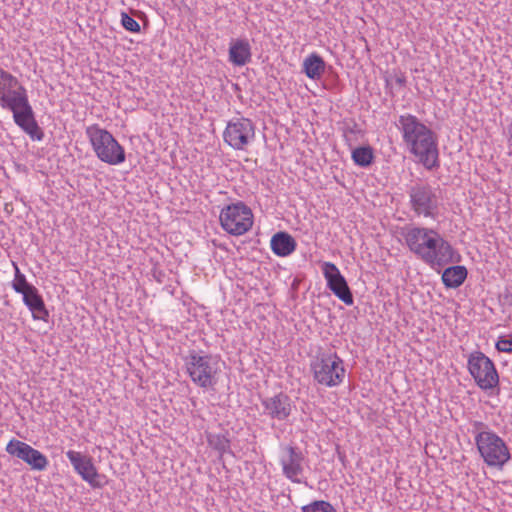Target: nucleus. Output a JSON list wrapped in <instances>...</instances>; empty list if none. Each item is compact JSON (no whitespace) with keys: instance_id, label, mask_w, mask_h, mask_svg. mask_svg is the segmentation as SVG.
<instances>
[{"instance_id":"nucleus-28","label":"nucleus","mask_w":512,"mask_h":512,"mask_svg":"<svg viewBox=\"0 0 512 512\" xmlns=\"http://www.w3.org/2000/svg\"><path fill=\"white\" fill-rule=\"evenodd\" d=\"M121 24L127 31L134 33L140 32L141 28L139 23L125 12L121 14Z\"/></svg>"},{"instance_id":"nucleus-18","label":"nucleus","mask_w":512,"mask_h":512,"mask_svg":"<svg viewBox=\"0 0 512 512\" xmlns=\"http://www.w3.org/2000/svg\"><path fill=\"white\" fill-rule=\"evenodd\" d=\"M20 294L23 295V302L31 311L35 320H48L49 312L45 307L42 296L34 285Z\"/></svg>"},{"instance_id":"nucleus-19","label":"nucleus","mask_w":512,"mask_h":512,"mask_svg":"<svg viewBox=\"0 0 512 512\" xmlns=\"http://www.w3.org/2000/svg\"><path fill=\"white\" fill-rule=\"evenodd\" d=\"M251 60V46L246 39H237L230 44L229 61L236 66H244Z\"/></svg>"},{"instance_id":"nucleus-15","label":"nucleus","mask_w":512,"mask_h":512,"mask_svg":"<svg viewBox=\"0 0 512 512\" xmlns=\"http://www.w3.org/2000/svg\"><path fill=\"white\" fill-rule=\"evenodd\" d=\"M286 455L281 458L282 471L286 478L294 483H301L299 476L303 473V453L294 446L285 447Z\"/></svg>"},{"instance_id":"nucleus-11","label":"nucleus","mask_w":512,"mask_h":512,"mask_svg":"<svg viewBox=\"0 0 512 512\" xmlns=\"http://www.w3.org/2000/svg\"><path fill=\"white\" fill-rule=\"evenodd\" d=\"M224 141L236 150H243L255 138V126L248 118H234L227 123Z\"/></svg>"},{"instance_id":"nucleus-1","label":"nucleus","mask_w":512,"mask_h":512,"mask_svg":"<svg viewBox=\"0 0 512 512\" xmlns=\"http://www.w3.org/2000/svg\"><path fill=\"white\" fill-rule=\"evenodd\" d=\"M0 107L11 111L14 122L32 139H43L44 133L35 119L26 88L4 69H0Z\"/></svg>"},{"instance_id":"nucleus-12","label":"nucleus","mask_w":512,"mask_h":512,"mask_svg":"<svg viewBox=\"0 0 512 512\" xmlns=\"http://www.w3.org/2000/svg\"><path fill=\"white\" fill-rule=\"evenodd\" d=\"M6 452L25 462L32 470L44 471L49 464L47 457L42 452L17 439H11L8 442Z\"/></svg>"},{"instance_id":"nucleus-13","label":"nucleus","mask_w":512,"mask_h":512,"mask_svg":"<svg viewBox=\"0 0 512 512\" xmlns=\"http://www.w3.org/2000/svg\"><path fill=\"white\" fill-rule=\"evenodd\" d=\"M66 456L71 462L74 470L92 488H102L104 486V476L98 473L90 456L83 455L82 453L74 450L67 451Z\"/></svg>"},{"instance_id":"nucleus-30","label":"nucleus","mask_w":512,"mask_h":512,"mask_svg":"<svg viewBox=\"0 0 512 512\" xmlns=\"http://www.w3.org/2000/svg\"><path fill=\"white\" fill-rule=\"evenodd\" d=\"M395 83L399 86V87H403L406 83V79L404 76H396L395 78Z\"/></svg>"},{"instance_id":"nucleus-2","label":"nucleus","mask_w":512,"mask_h":512,"mask_svg":"<svg viewBox=\"0 0 512 512\" xmlns=\"http://www.w3.org/2000/svg\"><path fill=\"white\" fill-rule=\"evenodd\" d=\"M397 126L409 151L426 169L439 167L437 139L429 127L411 114L399 116Z\"/></svg>"},{"instance_id":"nucleus-17","label":"nucleus","mask_w":512,"mask_h":512,"mask_svg":"<svg viewBox=\"0 0 512 512\" xmlns=\"http://www.w3.org/2000/svg\"><path fill=\"white\" fill-rule=\"evenodd\" d=\"M428 251L421 260L432 268L443 267L453 262L454 249L442 236L437 240V244Z\"/></svg>"},{"instance_id":"nucleus-23","label":"nucleus","mask_w":512,"mask_h":512,"mask_svg":"<svg viewBox=\"0 0 512 512\" xmlns=\"http://www.w3.org/2000/svg\"><path fill=\"white\" fill-rule=\"evenodd\" d=\"M342 133L345 142L349 147H353L358 143L359 139L363 136V131L360 126L353 120L345 121L342 126Z\"/></svg>"},{"instance_id":"nucleus-6","label":"nucleus","mask_w":512,"mask_h":512,"mask_svg":"<svg viewBox=\"0 0 512 512\" xmlns=\"http://www.w3.org/2000/svg\"><path fill=\"white\" fill-rule=\"evenodd\" d=\"M314 380L327 387H335L342 383L345 368L340 357L334 354H321L311 362Z\"/></svg>"},{"instance_id":"nucleus-31","label":"nucleus","mask_w":512,"mask_h":512,"mask_svg":"<svg viewBox=\"0 0 512 512\" xmlns=\"http://www.w3.org/2000/svg\"><path fill=\"white\" fill-rule=\"evenodd\" d=\"M475 426H476L477 428H480V427L484 426V424H483L482 422H476V423H475Z\"/></svg>"},{"instance_id":"nucleus-3","label":"nucleus","mask_w":512,"mask_h":512,"mask_svg":"<svg viewBox=\"0 0 512 512\" xmlns=\"http://www.w3.org/2000/svg\"><path fill=\"white\" fill-rule=\"evenodd\" d=\"M184 363L186 372L194 384L204 389L213 388L216 385L219 371L216 357L191 350L184 357Z\"/></svg>"},{"instance_id":"nucleus-27","label":"nucleus","mask_w":512,"mask_h":512,"mask_svg":"<svg viewBox=\"0 0 512 512\" xmlns=\"http://www.w3.org/2000/svg\"><path fill=\"white\" fill-rule=\"evenodd\" d=\"M302 512H337L333 505L324 500H316L301 508Z\"/></svg>"},{"instance_id":"nucleus-26","label":"nucleus","mask_w":512,"mask_h":512,"mask_svg":"<svg viewBox=\"0 0 512 512\" xmlns=\"http://www.w3.org/2000/svg\"><path fill=\"white\" fill-rule=\"evenodd\" d=\"M13 266L15 269V276L14 280L12 281V288L14 291L16 293H21L32 287L33 285L27 281L26 276L21 273L18 265L15 262H13Z\"/></svg>"},{"instance_id":"nucleus-4","label":"nucleus","mask_w":512,"mask_h":512,"mask_svg":"<svg viewBox=\"0 0 512 512\" xmlns=\"http://www.w3.org/2000/svg\"><path fill=\"white\" fill-rule=\"evenodd\" d=\"M86 135L96 156L109 165H119L126 159L124 148L114 136L97 124L86 128Z\"/></svg>"},{"instance_id":"nucleus-25","label":"nucleus","mask_w":512,"mask_h":512,"mask_svg":"<svg viewBox=\"0 0 512 512\" xmlns=\"http://www.w3.org/2000/svg\"><path fill=\"white\" fill-rule=\"evenodd\" d=\"M209 445L221 454L230 452V440L222 434H209L208 437Z\"/></svg>"},{"instance_id":"nucleus-10","label":"nucleus","mask_w":512,"mask_h":512,"mask_svg":"<svg viewBox=\"0 0 512 512\" xmlns=\"http://www.w3.org/2000/svg\"><path fill=\"white\" fill-rule=\"evenodd\" d=\"M401 235L404 237L409 250L419 259L437 244L440 233L432 228L411 226L402 229Z\"/></svg>"},{"instance_id":"nucleus-8","label":"nucleus","mask_w":512,"mask_h":512,"mask_svg":"<svg viewBox=\"0 0 512 512\" xmlns=\"http://www.w3.org/2000/svg\"><path fill=\"white\" fill-rule=\"evenodd\" d=\"M468 370L482 390L498 386L499 376L493 361L481 351H475L468 358Z\"/></svg>"},{"instance_id":"nucleus-5","label":"nucleus","mask_w":512,"mask_h":512,"mask_svg":"<svg viewBox=\"0 0 512 512\" xmlns=\"http://www.w3.org/2000/svg\"><path fill=\"white\" fill-rule=\"evenodd\" d=\"M477 449L484 462L490 467H502L510 459L509 449L504 440L492 431H480L475 436Z\"/></svg>"},{"instance_id":"nucleus-22","label":"nucleus","mask_w":512,"mask_h":512,"mask_svg":"<svg viewBox=\"0 0 512 512\" xmlns=\"http://www.w3.org/2000/svg\"><path fill=\"white\" fill-rule=\"evenodd\" d=\"M468 271L466 267L456 265L446 268L442 273L443 284L447 288H458L467 278Z\"/></svg>"},{"instance_id":"nucleus-21","label":"nucleus","mask_w":512,"mask_h":512,"mask_svg":"<svg viewBox=\"0 0 512 512\" xmlns=\"http://www.w3.org/2000/svg\"><path fill=\"white\" fill-rule=\"evenodd\" d=\"M325 67V61L320 55L316 53L310 54L303 61L304 73L308 78L313 80H318L322 77L325 71Z\"/></svg>"},{"instance_id":"nucleus-29","label":"nucleus","mask_w":512,"mask_h":512,"mask_svg":"<svg viewBox=\"0 0 512 512\" xmlns=\"http://www.w3.org/2000/svg\"><path fill=\"white\" fill-rule=\"evenodd\" d=\"M496 349L499 352L512 353V336L509 338L500 337L496 343Z\"/></svg>"},{"instance_id":"nucleus-16","label":"nucleus","mask_w":512,"mask_h":512,"mask_svg":"<svg viewBox=\"0 0 512 512\" xmlns=\"http://www.w3.org/2000/svg\"><path fill=\"white\" fill-rule=\"evenodd\" d=\"M264 414L278 421H285L291 414V399L284 393H278L262 400Z\"/></svg>"},{"instance_id":"nucleus-24","label":"nucleus","mask_w":512,"mask_h":512,"mask_svg":"<svg viewBox=\"0 0 512 512\" xmlns=\"http://www.w3.org/2000/svg\"><path fill=\"white\" fill-rule=\"evenodd\" d=\"M352 159L360 167L369 166L374 159L373 150L370 146H361L352 150Z\"/></svg>"},{"instance_id":"nucleus-20","label":"nucleus","mask_w":512,"mask_h":512,"mask_svg":"<svg viewBox=\"0 0 512 512\" xmlns=\"http://www.w3.org/2000/svg\"><path fill=\"white\" fill-rule=\"evenodd\" d=\"M271 249L277 256L286 257L296 249V241L288 233L278 232L272 236Z\"/></svg>"},{"instance_id":"nucleus-14","label":"nucleus","mask_w":512,"mask_h":512,"mask_svg":"<svg viewBox=\"0 0 512 512\" xmlns=\"http://www.w3.org/2000/svg\"><path fill=\"white\" fill-rule=\"evenodd\" d=\"M322 272L327 281V287L346 305L354 303L353 294L344 276L337 266L331 262H324Z\"/></svg>"},{"instance_id":"nucleus-9","label":"nucleus","mask_w":512,"mask_h":512,"mask_svg":"<svg viewBox=\"0 0 512 512\" xmlns=\"http://www.w3.org/2000/svg\"><path fill=\"white\" fill-rule=\"evenodd\" d=\"M412 211L418 216L435 218L439 199L436 190L426 183H416L408 190Z\"/></svg>"},{"instance_id":"nucleus-7","label":"nucleus","mask_w":512,"mask_h":512,"mask_svg":"<svg viewBox=\"0 0 512 512\" xmlns=\"http://www.w3.org/2000/svg\"><path fill=\"white\" fill-rule=\"evenodd\" d=\"M219 218L222 228L234 236L245 234L253 225L252 211L243 202L233 203L224 207Z\"/></svg>"}]
</instances>
